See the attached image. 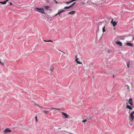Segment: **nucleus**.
<instances>
[{"instance_id": "44", "label": "nucleus", "mask_w": 134, "mask_h": 134, "mask_svg": "<svg viewBox=\"0 0 134 134\" xmlns=\"http://www.w3.org/2000/svg\"><path fill=\"white\" fill-rule=\"evenodd\" d=\"M69 134H72L71 133H70Z\"/></svg>"}, {"instance_id": "40", "label": "nucleus", "mask_w": 134, "mask_h": 134, "mask_svg": "<svg viewBox=\"0 0 134 134\" xmlns=\"http://www.w3.org/2000/svg\"><path fill=\"white\" fill-rule=\"evenodd\" d=\"M132 113H133L134 114V111H133Z\"/></svg>"}, {"instance_id": "22", "label": "nucleus", "mask_w": 134, "mask_h": 134, "mask_svg": "<svg viewBox=\"0 0 134 134\" xmlns=\"http://www.w3.org/2000/svg\"><path fill=\"white\" fill-rule=\"evenodd\" d=\"M35 105L36 106H38V107H41V106H40L39 105H38V104H35Z\"/></svg>"}, {"instance_id": "17", "label": "nucleus", "mask_w": 134, "mask_h": 134, "mask_svg": "<svg viewBox=\"0 0 134 134\" xmlns=\"http://www.w3.org/2000/svg\"><path fill=\"white\" fill-rule=\"evenodd\" d=\"M71 3V1H70L69 2H66V4L67 5H68L69 4H70V3Z\"/></svg>"}, {"instance_id": "29", "label": "nucleus", "mask_w": 134, "mask_h": 134, "mask_svg": "<svg viewBox=\"0 0 134 134\" xmlns=\"http://www.w3.org/2000/svg\"><path fill=\"white\" fill-rule=\"evenodd\" d=\"M73 6L72 5V4L71 5H70L69 6V8H71Z\"/></svg>"}, {"instance_id": "38", "label": "nucleus", "mask_w": 134, "mask_h": 134, "mask_svg": "<svg viewBox=\"0 0 134 134\" xmlns=\"http://www.w3.org/2000/svg\"><path fill=\"white\" fill-rule=\"evenodd\" d=\"M10 5H12V3H11V2H10Z\"/></svg>"}, {"instance_id": "4", "label": "nucleus", "mask_w": 134, "mask_h": 134, "mask_svg": "<svg viewBox=\"0 0 134 134\" xmlns=\"http://www.w3.org/2000/svg\"><path fill=\"white\" fill-rule=\"evenodd\" d=\"M12 131L9 128H6L3 131V133H5L8 132H10Z\"/></svg>"}, {"instance_id": "42", "label": "nucleus", "mask_w": 134, "mask_h": 134, "mask_svg": "<svg viewBox=\"0 0 134 134\" xmlns=\"http://www.w3.org/2000/svg\"><path fill=\"white\" fill-rule=\"evenodd\" d=\"M114 75H113V78H114Z\"/></svg>"}, {"instance_id": "6", "label": "nucleus", "mask_w": 134, "mask_h": 134, "mask_svg": "<svg viewBox=\"0 0 134 134\" xmlns=\"http://www.w3.org/2000/svg\"><path fill=\"white\" fill-rule=\"evenodd\" d=\"M129 103L131 106L133 105L132 99L131 98H130L129 101Z\"/></svg>"}, {"instance_id": "13", "label": "nucleus", "mask_w": 134, "mask_h": 134, "mask_svg": "<svg viewBox=\"0 0 134 134\" xmlns=\"http://www.w3.org/2000/svg\"><path fill=\"white\" fill-rule=\"evenodd\" d=\"M7 2L5 1L4 2H0V3L2 4H5Z\"/></svg>"}, {"instance_id": "23", "label": "nucleus", "mask_w": 134, "mask_h": 134, "mask_svg": "<svg viewBox=\"0 0 134 134\" xmlns=\"http://www.w3.org/2000/svg\"><path fill=\"white\" fill-rule=\"evenodd\" d=\"M86 121H87V120L85 119V120H83L82 121V122H86Z\"/></svg>"}, {"instance_id": "20", "label": "nucleus", "mask_w": 134, "mask_h": 134, "mask_svg": "<svg viewBox=\"0 0 134 134\" xmlns=\"http://www.w3.org/2000/svg\"><path fill=\"white\" fill-rule=\"evenodd\" d=\"M77 63L78 64H82V62H79V61L77 62Z\"/></svg>"}, {"instance_id": "11", "label": "nucleus", "mask_w": 134, "mask_h": 134, "mask_svg": "<svg viewBox=\"0 0 134 134\" xmlns=\"http://www.w3.org/2000/svg\"><path fill=\"white\" fill-rule=\"evenodd\" d=\"M47 109H51V110H52L53 109H55V110H60V109H58L57 108H48Z\"/></svg>"}, {"instance_id": "2", "label": "nucleus", "mask_w": 134, "mask_h": 134, "mask_svg": "<svg viewBox=\"0 0 134 134\" xmlns=\"http://www.w3.org/2000/svg\"><path fill=\"white\" fill-rule=\"evenodd\" d=\"M62 114L63 118H68L69 117V115L66 113L62 112Z\"/></svg>"}, {"instance_id": "35", "label": "nucleus", "mask_w": 134, "mask_h": 134, "mask_svg": "<svg viewBox=\"0 0 134 134\" xmlns=\"http://www.w3.org/2000/svg\"><path fill=\"white\" fill-rule=\"evenodd\" d=\"M124 39H125V38H123L121 39L122 40H124Z\"/></svg>"}, {"instance_id": "10", "label": "nucleus", "mask_w": 134, "mask_h": 134, "mask_svg": "<svg viewBox=\"0 0 134 134\" xmlns=\"http://www.w3.org/2000/svg\"><path fill=\"white\" fill-rule=\"evenodd\" d=\"M75 12V11H71L69 12L68 13V14H74Z\"/></svg>"}, {"instance_id": "39", "label": "nucleus", "mask_w": 134, "mask_h": 134, "mask_svg": "<svg viewBox=\"0 0 134 134\" xmlns=\"http://www.w3.org/2000/svg\"><path fill=\"white\" fill-rule=\"evenodd\" d=\"M9 1V0H6L5 1H6V2H7V1Z\"/></svg>"}, {"instance_id": "24", "label": "nucleus", "mask_w": 134, "mask_h": 134, "mask_svg": "<svg viewBox=\"0 0 134 134\" xmlns=\"http://www.w3.org/2000/svg\"><path fill=\"white\" fill-rule=\"evenodd\" d=\"M44 113H47L48 112V111H46V110H44Z\"/></svg>"}, {"instance_id": "21", "label": "nucleus", "mask_w": 134, "mask_h": 134, "mask_svg": "<svg viewBox=\"0 0 134 134\" xmlns=\"http://www.w3.org/2000/svg\"><path fill=\"white\" fill-rule=\"evenodd\" d=\"M35 119H36V122H37V116H35Z\"/></svg>"}, {"instance_id": "14", "label": "nucleus", "mask_w": 134, "mask_h": 134, "mask_svg": "<svg viewBox=\"0 0 134 134\" xmlns=\"http://www.w3.org/2000/svg\"><path fill=\"white\" fill-rule=\"evenodd\" d=\"M130 62L129 61L127 63V65L128 68L129 67V65H130Z\"/></svg>"}, {"instance_id": "36", "label": "nucleus", "mask_w": 134, "mask_h": 134, "mask_svg": "<svg viewBox=\"0 0 134 134\" xmlns=\"http://www.w3.org/2000/svg\"><path fill=\"white\" fill-rule=\"evenodd\" d=\"M45 42H47V41L43 40Z\"/></svg>"}, {"instance_id": "5", "label": "nucleus", "mask_w": 134, "mask_h": 134, "mask_svg": "<svg viewBox=\"0 0 134 134\" xmlns=\"http://www.w3.org/2000/svg\"><path fill=\"white\" fill-rule=\"evenodd\" d=\"M111 23L112 24H113L114 27H115L117 24V22H116L115 21H114V22L113 21V19H111Z\"/></svg>"}, {"instance_id": "31", "label": "nucleus", "mask_w": 134, "mask_h": 134, "mask_svg": "<svg viewBox=\"0 0 134 134\" xmlns=\"http://www.w3.org/2000/svg\"><path fill=\"white\" fill-rule=\"evenodd\" d=\"M76 2H74V3H73V4H72V5L73 6L75 4H76Z\"/></svg>"}, {"instance_id": "30", "label": "nucleus", "mask_w": 134, "mask_h": 134, "mask_svg": "<svg viewBox=\"0 0 134 134\" xmlns=\"http://www.w3.org/2000/svg\"><path fill=\"white\" fill-rule=\"evenodd\" d=\"M54 2H55V3H56V4H58V2H57L56 0H54Z\"/></svg>"}, {"instance_id": "16", "label": "nucleus", "mask_w": 134, "mask_h": 134, "mask_svg": "<svg viewBox=\"0 0 134 134\" xmlns=\"http://www.w3.org/2000/svg\"><path fill=\"white\" fill-rule=\"evenodd\" d=\"M45 9L47 10H48V9L49 8V7L48 6H45Z\"/></svg>"}, {"instance_id": "15", "label": "nucleus", "mask_w": 134, "mask_h": 134, "mask_svg": "<svg viewBox=\"0 0 134 134\" xmlns=\"http://www.w3.org/2000/svg\"><path fill=\"white\" fill-rule=\"evenodd\" d=\"M103 30V32H104L106 31L105 30V27L104 26L102 29Z\"/></svg>"}, {"instance_id": "28", "label": "nucleus", "mask_w": 134, "mask_h": 134, "mask_svg": "<svg viewBox=\"0 0 134 134\" xmlns=\"http://www.w3.org/2000/svg\"><path fill=\"white\" fill-rule=\"evenodd\" d=\"M52 42V40H49L47 41V42Z\"/></svg>"}, {"instance_id": "1", "label": "nucleus", "mask_w": 134, "mask_h": 134, "mask_svg": "<svg viewBox=\"0 0 134 134\" xmlns=\"http://www.w3.org/2000/svg\"><path fill=\"white\" fill-rule=\"evenodd\" d=\"M35 9L38 12L41 13H44V10L43 8H36Z\"/></svg>"}, {"instance_id": "27", "label": "nucleus", "mask_w": 134, "mask_h": 134, "mask_svg": "<svg viewBox=\"0 0 134 134\" xmlns=\"http://www.w3.org/2000/svg\"><path fill=\"white\" fill-rule=\"evenodd\" d=\"M126 86H127V88L129 90V86L127 85H126Z\"/></svg>"}, {"instance_id": "12", "label": "nucleus", "mask_w": 134, "mask_h": 134, "mask_svg": "<svg viewBox=\"0 0 134 134\" xmlns=\"http://www.w3.org/2000/svg\"><path fill=\"white\" fill-rule=\"evenodd\" d=\"M126 108H127L129 109L130 110H131L132 109V108L129 105H127L126 106Z\"/></svg>"}, {"instance_id": "45", "label": "nucleus", "mask_w": 134, "mask_h": 134, "mask_svg": "<svg viewBox=\"0 0 134 134\" xmlns=\"http://www.w3.org/2000/svg\"><path fill=\"white\" fill-rule=\"evenodd\" d=\"M133 38H134V37H133Z\"/></svg>"}, {"instance_id": "33", "label": "nucleus", "mask_w": 134, "mask_h": 134, "mask_svg": "<svg viewBox=\"0 0 134 134\" xmlns=\"http://www.w3.org/2000/svg\"><path fill=\"white\" fill-rule=\"evenodd\" d=\"M111 52V51H108V52L109 53H110V52Z\"/></svg>"}, {"instance_id": "26", "label": "nucleus", "mask_w": 134, "mask_h": 134, "mask_svg": "<svg viewBox=\"0 0 134 134\" xmlns=\"http://www.w3.org/2000/svg\"><path fill=\"white\" fill-rule=\"evenodd\" d=\"M76 1V0H71L70 1L71 3L72 2Z\"/></svg>"}, {"instance_id": "25", "label": "nucleus", "mask_w": 134, "mask_h": 134, "mask_svg": "<svg viewBox=\"0 0 134 134\" xmlns=\"http://www.w3.org/2000/svg\"><path fill=\"white\" fill-rule=\"evenodd\" d=\"M0 63H1L2 65L3 66H4V63H2L1 62H0Z\"/></svg>"}, {"instance_id": "8", "label": "nucleus", "mask_w": 134, "mask_h": 134, "mask_svg": "<svg viewBox=\"0 0 134 134\" xmlns=\"http://www.w3.org/2000/svg\"><path fill=\"white\" fill-rule=\"evenodd\" d=\"M116 43V44L120 45V46H122V44L121 42L118 41H116L115 42Z\"/></svg>"}, {"instance_id": "34", "label": "nucleus", "mask_w": 134, "mask_h": 134, "mask_svg": "<svg viewBox=\"0 0 134 134\" xmlns=\"http://www.w3.org/2000/svg\"><path fill=\"white\" fill-rule=\"evenodd\" d=\"M41 108L43 109H46V108H45V107H41Z\"/></svg>"}, {"instance_id": "18", "label": "nucleus", "mask_w": 134, "mask_h": 134, "mask_svg": "<svg viewBox=\"0 0 134 134\" xmlns=\"http://www.w3.org/2000/svg\"><path fill=\"white\" fill-rule=\"evenodd\" d=\"M69 8V7H64V9H67Z\"/></svg>"}, {"instance_id": "43", "label": "nucleus", "mask_w": 134, "mask_h": 134, "mask_svg": "<svg viewBox=\"0 0 134 134\" xmlns=\"http://www.w3.org/2000/svg\"><path fill=\"white\" fill-rule=\"evenodd\" d=\"M64 54H65V53H64Z\"/></svg>"}, {"instance_id": "19", "label": "nucleus", "mask_w": 134, "mask_h": 134, "mask_svg": "<svg viewBox=\"0 0 134 134\" xmlns=\"http://www.w3.org/2000/svg\"><path fill=\"white\" fill-rule=\"evenodd\" d=\"M76 58V59L75 60V61H76V62H77L78 61V60L79 59V58H77V56H76L75 57Z\"/></svg>"}, {"instance_id": "32", "label": "nucleus", "mask_w": 134, "mask_h": 134, "mask_svg": "<svg viewBox=\"0 0 134 134\" xmlns=\"http://www.w3.org/2000/svg\"><path fill=\"white\" fill-rule=\"evenodd\" d=\"M82 4H84V5H85L86 4L84 3V2H82L81 3Z\"/></svg>"}, {"instance_id": "37", "label": "nucleus", "mask_w": 134, "mask_h": 134, "mask_svg": "<svg viewBox=\"0 0 134 134\" xmlns=\"http://www.w3.org/2000/svg\"><path fill=\"white\" fill-rule=\"evenodd\" d=\"M59 15V14H58V13H57V14H56L55 15V16H57V15Z\"/></svg>"}, {"instance_id": "9", "label": "nucleus", "mask_w": 134, "mask_h": 134, "mask_svg": "<svg viewBox=\"0 0 134 134\" xmlns=\"http://www.w3.org/2000/svg\"><path fill=\"white\" fill-rule=\"evenodd\" d=\"M126 44L127 45V46H130L131 47H132L133 46V45L132 43L128 42V43H127Z\"/></svg>"}, {"instance_id": "7", "label": "nucleus", "mask_w": 134, "mask_h": 134, "mask_svg": "<svg viewBox=\"0 0 134 134\" xmlns=\"http://www.w3.org/2000/svg\"><path fill=\"white\" fill-rule=\"evenodd\" d=\"M64 10H63L62 9H61L60 10H58V14H59L60 15L61 13L63 12H64Z\"/></svg>"}, {"instance_id": "41", "label": "nucleus", "mask_w": 134, "mask_h": 134, "mask_svg": "<svg viewBox=\"0 0 134 134\" xmlns=\"http://www.w3.org/2000/svg\"><path fill=\"white\" fill-rule=\"evenodd\" d=\"M58 129H61V128H58Z\"/></svg>"}, {"instance_id": "3", "label": "nucleus", "mask_w": 134, "mask_h": 134, "mask_svg": "<svg viewBox=\"0 0 134 134\" xmlns=\"http://www.w3.org/2000/svg\"><path fill=\"white\" fill-rule=\"evenodd\" d=\"M133 114L132 112L130 114V116L129 118L131 121H132L133 120V119L134 118V116H133Z\"/></svg>"}]
</instances>
